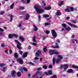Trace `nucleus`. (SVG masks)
Wrapping results in <instances>:
<instances>
[{
    "instance_id": "obj_47",
    "label": "nucleus",
    "mask_w": 78,
    "mask_h": 78,
    "mask_svg": "<svg viewBox=\"0 0 78 78\" xmlns=\"http://www.w3.org/2000/svg\"><path fill=\"white\" fill-rule=\"evenodd\" d=\"M38 72H39V73H38L39 75V76H41V75H42V72H40L39 71H38Z\"/></svg>"
},
{
    "instance_id": "obj_54",
    "label": "nucleus",
    "mask_w": 78,
    "mask_h": 78,
    "mask_svg": "<svg viewBox=\"0 0 78 78\" xmlns=\"http://www.w3.org/2000/svg\"><path fill=\"white\" fill-rule=\"evenodd\" d=\"M17 47L18 49H19V50H22V48L20 47V46H17Z\"/></svg>"
},
{
    "instance_id": "obj_16",
    "label": "nucleus",
    "mask_w": 78,
    "mask_h": 78,
    "mask_svg": "<svg viewBox=\"0 0 78 78\" xmlns=\"http://www.w3.org/2000/svg\"><path fill=\"white\" fill-rule=\"evenodd\" d=\"M69 8H70V7H68L65 10V12H71L70 10H69Z\"/></svg>"
},
{
    "instance_id": "obj_22",
    "label": "nucleus",
    "mask_w": 78,
    "mask_h": 78,
    "mask_svg": "<svg viewBox=\"0 0 78 78\" xmlns=\"http://www.w3.org/2000/svg\"><path fill=\"white\" fill-rule=\"evenodd\" d=\"M33 27H34V31H37L38 30L37 27L35 25H33Z\"/></svg>"
},
{
    "instance_id": "obj_14",
    "label": "nucleus",
    "mask_w": 78,
    "mask_h": 78,
    "mask_svg": "<svg viewBox=\"0 0 78 78\" xmlns=\"http://www.w3.org/2000/svg\"><path fill=\"white\" fill-rule=\"evenodd\" d=\"M14 56L15 58H16V59H17V58H18V57H19V55L16 52L14 54Z\"/></svg>"
},
{
    "instance_id": "obj_21",
    "label": "nucleus",
    "mask_w": 78,
    "mask_h": 78,
    "mask_svg": "<svg viewBox=\"0 0 78 78\" xmlns=\"http://www.w3.org/2000/svg\"><path fill=\"white\" fill-rule=\"evenodd\" d=\"M16 75L18 77H20L21 76V72L18 71L16 73Z\"/></svg>"
},
{
    "instance_id": "obj_39",
    "label": "nucleus",
    "mask_w": 78,
    "mask_h": 78,
    "mask_svg": "<svg viewBox=\"0 0 78 78\" xmlns=\"http://www.w3.org/2000/svg\"><path fill=\"white\" fill-rule=\"evenodd\" d=\"M13 17V16L12 15H11V17H10V21L11 22L12 21V19H13V18L12 17Z\"/></svg>"
},
{
    "instance_id": "obj_49",
    "label": "nucleus",
    "mask_w": 78,
    "mask_h": 78,
    "mask_svg": "<svg viewBox=\"0 0 78 78\" xmlns=\"http://www.w3.org/2000/svg\"><path fill=\"white\" fill-rule=\"evenodd\" d=\"M46 34H48L50 33V31L47 30H46Z\"/></svg>"
},
{
    "instance_id": "obj_43",
    "label": "nucleus",
    "mask_w": 78,
    "mask_h": 78,
    "mask_svg": "<svg viewBox=\"0 0 78 78\" xmlns=\"http://www.w3.org/2000/svg\"><path fill=\"white\" fill-rule=\"evenodd\" d=\"M47 38V36L45 35L43 37L42 40L44 41L45 40V39H46Z\"/></svg>"
},
{
    "instance_id": "obj_33",
    "label": "nucleus",
    "mask_w": 78,
    "mask_h": 78,
    "mask_svg": "<svg viewBox=\"0 0 78 78\" xmlns=\"http://www.w3.org/2000/svg\"><path fill=\"white\" fill-rule=\"evenodd\" d=\"M43 17H50V16H49L48 15H43Z\"/></svg>"
},
{
    "instance_id": "obj_9",
    "label": "nucleus",
    "mask_w": 78,
    "mask_h": 78,
    "mask_svg": "<svg viewBox=\"0 0 78 78\" xmlns=\"http://www.w3.org/2000/svg\"><path fill=\"white\" fill-rule=\"evenodd\" d=\"M15 42H16L17 44H18L16 45V47H19V46H21V45H22V44L20 43L18 40H15Z\"/></svg>"
},
{
    "instance_id": "obj_5",
    "label": "nucleus",
    "mask_w": 78,
    "mask_h": 78,
    "mask_svg": "<svg viewBox=\"0 0 78 78\" xmlns=\"http://www.w3.org/2000/svg\"><path fill=\"white\" fill-rule=\"evenodd\" d=\"M17 62H19L20 64H23V59L21 58H18L16 60Z\"/></svg>"
},
{
    "instance_id": "obj_26",
    "label": "nucleus",
    "mask_w": 78,
    "mask_h": 78,
    "mask_svg": "<svg viewBox=\"0 0 78 78\" xmlns=\"http://www.w3.org/2000/svg\"><path fill=\"white\" fill-rule=\"evenodd\" d=\"M9 37L10 39H11V38H13V34H10L9 35Z\"/></svg>"
},
{
    "instance_id": "obj_64",
    "label": "nucleus",
    "mask_w": 78,
    "mask_h": 78,
    "mask_svg": "<svg viewBox=\"0 0 78 78\" xmlns=\"http://www.w3.org/2000/svg\"><path fill=\"white\" fill-rule=\"evenodd\" d=\"M41 15H39L38 18V19L39 20H41Z\"/></svg>"
},
{
    "instance_id": "obj_50",
    "label": "nucleus",
    "mask_w": 78,
    "mask_h": 78,
    "mask_svg": "<svg viewBox=\"0 0 78 78\" xmlns=\"http://www.w3.org/2000/svg\"><path fill=\"white\" fill-rule=\"evenodd\" d=\"M5 45L4 43H2L1 44V47H4Z\"/></svg>"
},
{
    "instance_id": "obj_45",
    "label": "nucleus",
    "mask_w": 78,
    "mask_h": 78,
    "mask_svg": "<svg viewBox=\"0 0 78 78\" xmlns=\"http://www.w3.org/2000/svg\"><path fill=\"white\" fill-rule=\"evenodd\" d=\"M57 78V76L56 75H54L52 76V78Z\"/></svg>"
},
{
    "instance_id": "obj_20",
    "label": "nucleus",
    "mask_w": 78,
    "mask_h": 78,
    "mask_svg": "<svg viewBox=\"0 0 78 78\" xmlns=\"http://www.w3.org/2000/svg\"><path fill=\"white\" fill-rule=\"evenodd\" d=\"M56 62V58L54 57L52 59L53 65H55V62Z\"/></svg>"
},
{
    "instance_id": "obj_61",
    "label": "nucleus",
    "mask_w": 78,
    "mask_h": 78,
    "mask_svg": "<svg viewBox=\"0 0 78 78\" xmlns=\"http://www.w3.org/2000/svg\"><path fill=\"white\" fill-rule=\"evenodd\" d=\"M72 43H73V44H75V40L74 39H73L72 40Z\"/></svg>"
},
{
    "instance_id": "obj_59",
    "label": "nucleus",
    "mask_w": 78,
    "mask_h": 78,
    "mask_svg": "<svg viewBox=\"0 0 78 78\" xmlns=\"http://www.w3.org/2000/svg\"><path fill=\"white\" fill-rule=\"evenodd\" d=\"M31 49V47L30 46H29L28 48V50H30V49Z\"/></svg>"
},
{
    "instance_id": "obj_37",
    "label": "nucleus",
    "mask_w": 78,
    "mask_h": 78,
    "mask_svg": "<svg viewBox=\"0 0 78 78\" xmlns=\"http://www.w3.org/2000/svg\"><path fill=\"white\" fill-rule=\"evenodd\" d=\"M70 8L71 9V11H72V12H73V11H74V8H73V7H70Z\"/></svg>"
},
{
    "instance_id": "obj_23",
    "label": "nucleus",
    "mask_w": 78,
    "mask_h": 78,
    "mask_svg": "<svg viewBox=\"0 0 78 78\" xmlns=\"http://www.w3.org/2000/svg\"><path fill=\"white\" fill-rule=\"evenodd\" d=\"M65 30H66V31H69L71 30V28H70V27H68L65 28Z\"/></svg>"
},
{
    "instance_id": "obj_44",
    "label": "nucleus",
    "mask_w": 78,
    "mask_h": 78,
    "mask_svg": "<svg viewBox=\"0 0 78 78\" xmlns=\"http://www.w3.org/2000/svg\"><path fill=\"white\" fill-rule=\"evenodd\" d=\"M51 25L50 23H46L45 24V25L46 26H48V25Z\"/></svg>"
},
{
    "instance_id": "obj_30",
    "label": "nucleus",
    "mask_w": 78,
    "mask_h": 78,
    "mask_svg": "<svg viewBox=\"0 0 78 78\" xmlns=\"http://www.w3.org/2000/svg\"><path fill=\"white\" fill-rule=\"evenodd\" d=\"M72 67L73 68H74L75 69H78V66H75L74 65H72Z\"/></svg>"
},
{
    "instance_id": "obj_46",
    "label": "nucleus",
    "mask_w": 78,
    "mask_h": 78,
    "mask_svg": "<svg viewBox=\"0 0 78 78\" xmlns=\"http://www.w3.org/2000/svg\"><path fill=\"white\" fill-rule=\"evenodd\" d=\"M42 3L43 4L44 6H46V3H45V2L44 1H42Z\"/></svg>"
},
{
    "instance_id": "obj_3",
    "label": "nucleus",
    "mask_w": 78,
    "mask_h": 78,
    "mask_svg": "<svg viewBox=\"0 0 78 78\" xmlns=\"http://www.w3.org/2000/svg\"><path fill=\"white\" fill-rule=\"evenodd\" d=\"M63 67H64V70L66 71V70L68 69V67H69V65L68 64H65L63 65H62L60 67V68L62 69V68H63Z\"/></svg>"
},
{
    "instance_id": "obj_6",
    "label": "nucleus",
    "mask_w": 78,
    "mask_h": 78,
    "mask_svg": "<svg viewBox=\"0 0 78 78\" xmlns=\"http://www.w3.org/2000/svg\"><path fill=\"white\" fill-rule=\"evenodd\" d=\"M56 51L55 50H51V49H50L49 51V53L51 55V56H52L53 55H54L55 54V52Z\"/></svg>"
},
{
    "instance_id": "obj_12",
    "label": "nucleus",
    "mask_w": 78,
    "mask_h": 78,
    "mask_svg": "<svg viewBox=\"0 0 78 78\" xmlns=\"http://www.w3.org/2000/svg\"><path fill=\"white\" fill-rule=\"evenodd\" d=\"M52 48H59V46L58 45V44L57 43H55V46H52Z\"/></svg>"
},
{
    "instance_id": "obj_29",
    "label": "nucleus",
    "mask_w": 78,
    "mask_h": 78,
    "mask_svg": "<svg viewBox=\"0 0 78 78\" xmlns=\"http://www.w3.org/2000/svg\"><path fill=\"white\" fill-rule=\"evenodd\" d=\"M68 25H69L71 26V27H72L73 28H74V27H75V25H74L72 24H71L70 23H68Z\"/></svg>"
},
{
    "instance_id": "obj_62",
    "label": "nucleus",
    "mask_w": 78,
    "mask_h": 78,
    "mask_svg": "<svg viewBox=\"0 0 78 78\" xmlns=\"http://www.w3.org/2000/svg\"><path fill=\"white\" fill-rule=\"evenodd\" d=\"M4 31V30L1 28H0V31Z\"/></svg>"
},
{
    "instance_id": "obj_11",
    "label": "nucleus",
    "mask_w": 78,
    "mask_h": 78,
    "mask_svg": "<svg viewBox=\"0 0 78 78\" xmlns=\"http://www.w3.org/2000/svg\"><path fill=\"white\" fill-rule=\"evenodd\" d=\"M44 9L45 10H50L51 9V7L50 6L48 7L45 6L44 7Z\"/></svg>"
},
{
    "instance_id": "obj_60",
    "label": "nucleus",
    "mask_w": 78,
    "mask_h": 78,
    "mask_svg": "<svg viewBox=\"0 0 78 78\" xmlns=\"http://www.w3.org/2000/svg\"><path fill=\"white\" fill-rule=\"evenodd\" d=\"M9 51L10 52V54H11V53H12V51L11 49H10V50H9Z\"/></svg>"
},
{
    "instance_id": "obj_57",
    "label": "nucleus",
    "mask_w": 78,
    "mask_h": 78,
    "mask_svg": "<svg viewBox=\"0 0 78 78\" xmlns=\"http://www.w3.org/2000/svg\"><path fill=\"white\" fill-rule=\"evenodd\" d=\"M34 60H38V59H39V58L37 57H35L34 58Z\"/></svg>"
},
{
    "instance_id": "obj_51",
    "label": "nucleus",
    "mask_w": 78,
    "mask_h": 78,
    "mask_svg": "<svg viewBox=\"0 0 78 78\" xmlns=\"http://www.w3.org/2000/svg\"><path fill=\"white\" fill-rule=\"evenodd\" d=\"M55 55H59V53L58 51H55L54 53Z\"/></svg>"
},
{
    "instance_id": "obj_32",
    "label": "nucleus",
    "mask_w": 78,
    "mask_h": 78,
    "mask_svg": "<svg viewBox=\"0 0 78 78\" xmlns=\"http://www.w3.org/2000/svg\"><path fill=\"white\" fill-rule=\"evenodd\" d=\"M19 8L21 10H23V9H24L25 8L23 6H20L19 7Z\"/></svg>"
},
{
    "instance_id": "obj_53",
    "label": "nucleus",
    "mask_w": 78,
    "mask_h": 78,
    "mask_svg": "<svg viewBox=\"0 0 78 78\" xmlns=\"http://www.w3.org/2000/svg\"><path fill=\"white\" fill-rule=\"evenodd\" d=\"M5 66V64H3V63H2L0 64V67H3V66Z\"/></svg>"
},
{
    "instance_id": "obj_34",
    "label": "nucleus",
    "mask_w": 78,
    "mask_h": 78,
    "mask_svg": "<svg viewBox=\"0 0 78 78\" xmlns=\"http://www.w3.org/2000/svg\"><path fill=\"white\" fill-rule=\"evenodd\" d=\"M23 69L25 72H28V69H27L25 67H23Z\"/></svg>"
},
{
    "instance_id": "obj_36",
    "label": "nucleus",
    "mask_w": 78,
    "mask_h": 78,
    "mask_svg": "<svg viewBox=\"0 0 78 78\" xmlns=\"http://www.w3.org/2000/svg\"><path fill=\"white\" fill-rule=\"evenodd\" d=\"M6 70H7V68L6 67H4L3 68V72H5Z\"/></svg>"
},
{
    "instance_id": "obj_17",
    "label": "nucleus",
    "mask_w": 78,
    "mask_h": 78,
    "mask_svg": "<svg viewBox=\"0 0 78 78\" xmlns=\"http://www.w3.org/2000/svg\"><path fill=\"white\" fill-rule=\"evenodd\" d=\"M30 18V15L28 14H26V17L25 18V20H28Z\"/></svg>"
},
{
    "instance_id": "obj_31",
    "label": "nucleus",
    "mask_w": 78,
    "mask_h": 78,
    "mask_svg": "<svg viewBox=\"0 0 78 78\" xmlns=\"http://www.w3.org/2000/svg\"><path fill=\"white\" fill-rule=\"evenodd\" d=\"M43 68L44 69H47V66L45 65L43 66Z\"/></svg>"
},
{
    "instance_id": "obj_18",
    "label": "nucleus",
    "mask_w": 78,
    "mask_h": 78,
    "mask_svg": "<svg viewBox=\"0 0 78 78\" xmlns=\"http://www.w3.org/2000/svg\"><path fill=\"white\" fill-rule=\"evenodd\" d=\"M61 14V13L59 11V10H58L57 11V12L56 13V16H59L60 14Z\"/></svg>"
},
{
    "instance_id": "obj_58",
    "label": "nucleus",
    "mask_w": 78,
    "mask_h": 78,
    "mask_svg": "<svg viewBox=\"0 0 78 78\" xmlns=\"http://www.w3.org/2000/svg\"><path fill=\"white\" fill-rule=\"evenodd\" d=\"M20 71L21 73H23V69H20Z\"/></svg>"
},
{
    "instance_id": "obj_42",
    "label": "nucleus",
    "mask_w": 78,
    "mask_h": 78,
    "mask_svg": "<svg viewBox=\"0 0 78 78\" xmlns=\"http://www.w3.org/2000/svg\"><path fill=\"white\" fill-rule=\"evenodd\" d=\"M22 23H20L18 25V27H19L20 28H21L22 27Z\"/></svg>"
},
{
    "instance_id": "obj_10",
    "label": "nucleus",
    "mask_w": 78,
    "mask_h": 78,
    "mask_svg": "<svg viewBox=\"0 0 78 78\" xmlns=\"http://www.w3.org/2000/svg\"><path fill=\"white\" fill-rule=\"evenodd\" d=\"M27 55H28V52H25L23 53V55H22V57L23 58H27Z\"/></svg>"
},
{
    "instance_id": "obj_25",
    "label": "nucleus",
    "mask_w": 78,
    "mask_h": 78,
    "mask_svg": "<svg viewBox=\"0 0 78 78\" xmlns=\"http://www.w3.org/2000/svg\"><path fill=\"white\" fill-rule=\"evenodd\" d=\"M73 72V70L72 69H70L67 70V72L69 73Z\"/></svg>"
},
{
    "instance_id": "obj_8",
    "label": "nucleus",
    "mask_w": 78,
    "mask_h": 78,
    "mask_svg": "<svg viewBox=\"0 0 78 78\" xmlns=\"http://www.w3.org/2000/svg\"><path fill=\"white\" fill-rule=\"evenodd\" d=\"M37 52L35 53V56L36 57H39L40 56V55H41V51H37Z\"/></svg>"
},
{
    "instance_id": "obj_38",
    "label": "nucleus",
    "mask_w": 78,
    "mask_h": 78,
    "mask_svg": "<svg viewBox=\"0 0 78 78\" xmlns=\"http://www.w3.org/2000/svg\"><path fill=\"white\" fill-rule=\"evenodd\" d=\"M62 26L63 27H64L65 28L67 27V25L65 23H62Z\"/></svg>"
},
{
    "instance_id": "obj_41",
    "label": "nucleus",
    "mask_w": 78,
    "mask_h": 78,
    "mask_svg": "<svg viewBox=\"0 0 78 78\" xmlns=\"http://www.w3.org/2000/svg\"><path fill=\"white\" fill-rule=\"evenodd\" d=\"M19 53L20 55H22V54H23V52L20 50L19 51Z\"/></svg>"
},
{
    "instance_id": "obj_55",
    "label": "nucleus",
    "mask_w": 78,
    "mask_h": 78,
    "mask_svg": "<svg viewBox=\"0 0 78 78\" xmlns=\"http://www.w3.org/2000/svg\"><path fill=\"white\" fill-rule=\"evenodd\" d=\"M49 69H52V68H53V66H52L51 65H50L49 66Z\"/></svg>"
},
{
    "instance_id": "obj_7",
    "label": "nucleus",
    "mask_w": 78,
    "mask_h": 78,
    "mask_svg": "<svg viewBox=\"0 0 78 78\" xmlns=\"http://www.w3.org/2000/svg\"><path fill=\"white\" fill-rule=\"evenodd\" d=\"M44 73L47 76H49V75H52V71L50 70L48 71H47V72H45Z\"/></svg>"
},
{
    "instance_id": "obj_24",
    "label": "nucleus",
    "mask_w": 78,
    "mask_h": 78,
    "mask_svg": "<svg viewBox=\"0 0 78 78\" xmlns=\"http://www.w3.org/2000/svg\"><path fill=\"white\" fill-rule=\"evenodd\" d=\"M14 2L10 6V9H12L14 8Z\"/></svg>"
},
{
    "instance_id": "obj_63",
    "label": "nucleus",
    "mask_w": 78,
    "mask_h": 78,
    "mask_svg": "<svg viewBox=\"0 0 78 78\" xmlns=\"http://www.w3.org/2000/svg\"><path fill=\"white\" fill-rule=\"evenodd\" d=\"M30 0H27V3L28 4L30 3Z\"/></svg>"
},
{
    "instance_id": "obj_13",
    "label": "nucleus",
    "mask_w": 78,
    "mask_h": 78,
    "mask_svg": "<svg viewBox=\"0 0 78 78\" xmlns=\"http://www.w3.org/2000/svg\"><path fill=\"white\" fill-rule=\"evenodd\" d=\"M16 71L14 70H13L12 71V73L11 74V75L13 76V77H15V74H16Z\"/></svg>"
},
{
    "instance_id": "obj_19",
    "label": "nucleus",
    "mask_w": 78,
    "mask_h": 78,
    "mask_svg": "<svg viewBox=\"0 0 78 78\" xmlns=\"http://www.w3.org/2000/svg\"><path fill=\"white\" fill-rule=\"evenodd\" d=\"M39 71H37L35 73V75H34V76H33L32 78H34L36 76H37V75L39 74Z\"/></svg>"
},
{
    "instance_id": "obj_48",
    "label": "nucleus",
    "mask_w": 78,
    "mask_h": 78,
    "mask_svg": "<svg viewBox=\"0 0 78 78\" xmlns=\"http://www.w3.org/2000/svg\"><path fill=\"white\" fill-rule=\"evenodd\" d=\"M3 14H5V12L2 11L1 12H0V15H3Z\"/></svg>"
},
{
    "instance_id": "obj_52",
    "label": "nucleus",
    "mask_w": 78,
    "mask_h": 78,
    "mask_svg": "<svg viewBox=\"0 0 78 78\" xmlns=\"http://www.w3.org/2000/svg\"><path fill=\"white\" fill-rule=\"evenodd\" d=\"M13 37L14 36V37H18V36L17 35V34H13Z\"/></svg>"
},
{
    "instance_id": "obj_27",
    "label": "nucleus",
    "mask_w": 78,
    "mask_h": 78,
    "mask_svg": "<svg viewBox=\"0 0 78 78\" xmlns=\"http://www.w3.org/2000/svg\"><path fill=\"white\" fill-rule=\"evenodd\" d=\"M27 12V11H23V12H20V15H24L25 13H26V12Z\"/></svg>"
},
{
    "instance_id": "obj_40",
    "label": "nucleus",
    "mask_w": 78,
    "mask_h": 78,
    "mask_svg": "<svg viewBox=\"0 0 78 78\" xmlns=\"http://www.w3.org/2000/svg\"><path fill=\"white\" fill-rule=\"evenodd\" d=\"M33 41L35 42H36V37L35 36H34L33 38Z\"/></svg>"
},
{
    "instance_id": "obj_56",
    "label": "nucleus",
    "mask_w": 78,
    "mask_h": 78,
    "mask_svg": "<svg viewBox=\"0 0 78 78\" xmlns=\"http://www.w3.org/2000/svg\"><path fill=\"white\" fill-rule=\"evenodd\" d=\"M55 41L57 42H58V43H59L60 42V41L58 39L56 40Z\"/></svg>"
},
{
    "instance_id": "obj_1",
    "label": "nucleus",
    "mask_w": 78,
    "mask_h": 78,
    "mask_svg": "<svg viewBox=\"0 0 78 78\" xmlns=\"http://www.w3.org/2000/svg\"><path fill=\"white\" fill-rule=\"evenodd\" d=\"M40 8H41L40 6L37 5H35L34 6V8L35 9L37 14H41V13L44 12L45 11L43 9H40Z\"/></svg>"
},
{
    "instance_id": "obj_35",
    "label": "nucleus",
    "mask_w": 78,
    "mask_h": 78,
    "mask_svg": "<svg viewBox=\"0 0 78 78\" xmlns=\"http://www.w3.org/2000/svg\"><path fill=\"white\" fill-rule=\"evenodd\" d=\"M47 48V47L45 46L44 48H43V51L44 52H46V50Z\"/></svg>"
},
{
    "instance_id": "obj_2",
    "label": "nucleus",
    "mask_w": 78,
    "mask_h": 78,
    "mask_svg": "<svg viewBox=\"0 0 78 78\" xmlns=\"http://www.w3.org/2000/svg\"><path fill=\"white\" fill-rule=\"evenodd\" d=\"M58 58H57L56 61V63L59 64L60 62L63 59V57L61 55H58Z\"/></svg>"
},
{
    "instance_id": "obj_28",
    "label": "nucleus",
    "mask_w": 78,
    "mask_h": 78,
    "mask_svg": "<svg viewBox=\"0 0 78 78\" xmlns=\"http://www.w3.org/2000/svg\"><path fill=\"white\" fill-rule=\"evenodd\" d=\"M64 2L63 1H62L61 3L58 4V5L59 6H61L62 5H64Z\"/></svg>"
},
{
    "instance_id": "obj_4",
    "label": "nucleus",
    "mask_w": 78,
    "mask_h": 78,
    "mask_svg": "<svg viewBox=\"0 0 78 78\" xmlns=\"http://www.w3.org/2000/svg\"><path fill=\"white\" fill-rule=\"evenodd\" d=\"M51 34L52 35L53 38H56V37H57V34H56V32L55 30H52Z\"/></svg>"
},
{
    "instance_id": "obj_15",
    "label": "nucleus",
    "mask_w": 78,
    "mask_h": 78,
    "mask_svg": "<svg viewBox=\"0 0 78 78\" xmlns=\"http://www.w3.org/2000/svg\"><path fill=\"white\" fill-rule=\"evenodd\" d=\"M19 39L23 42H24V41H25V38H24V37L22 36L20 37Z\"/></svg>"
}]
</instances>
